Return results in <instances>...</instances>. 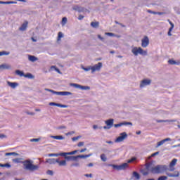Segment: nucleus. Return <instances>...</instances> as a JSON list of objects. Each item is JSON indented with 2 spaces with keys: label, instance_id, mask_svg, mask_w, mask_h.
<instances>
[{
  "label": "nucleus",
  "instance_id": "nucleus-1",
  "mask_svg": "<svg viewBox=\"0 0 180 180\" xmlns=\"http://www.w3.org/2000/svg\"><path fill=\"white\" fill-rule=\"evenodd\" d=\"M13 162L15 164H22L24 166V169H27V171H31L33 172L34 171H37L39 169V165H33V160L30 159L26 160L23 161V158H14L12 160Z\"/></svg>",
  "mask_w": 180,
  "mask_h": 180
},
{
  "label": "nucleus",
  "instance_id": "nucleus-2",
  "mask_svg": "<svg viewBox=\"0 0 180 180\" xmlns=\"http://www.w3.org/2000/svg\"><path fill=\"white\" fill-rule=\"evenodd\" d=\"M45 91L51 92V94H53L54 95H60L61 96H68V95H72V93L70 91H56L50 89H45Z\"/></svg>",
  "mask_w": 180,
  "mask_h": 180
},
{
  "label": "nucleus",
  "instance_id": "nucleus-3",
  "mask_svg": "<svg viewBox=\"0 0 180 180\" xmlns=\"http://www.w3.org/2000/svg\"><path fill=\"white\" fill-rule=\"evenodd\" d=\"M131 53H134V56H139V54H141V56H147V51L143 50L141 47H134L132 49Z\"/></svg>",
  "mask_w": 180,
  "mask_h": 180
},
{
  "label": "nucleus",
  "instance_id": "nucleus-4",
  "mask_svg": "<svg viewBox=\"0 0 180 180\" xmlns=\"http://www.w3.org/2000/svg\"><path fill=\"white\" fill-rule=\"evenodd\" d=\"M109 167H112L114 169H117V171H122L123 169H126L129 165L127 163H123L122 165H108Z\"/></svg>",
  "mask_w": 180,
  "mask_h": 180
},
{
  "label": "nucleus",
  "instance_id": "nucleus-5",
  "mask_svg": "<svg viewBox=\"0 0 180 180\" xmlns=\"http://www.w3.org/2000/svg\"><path fill=\"white\" fill-rule=\"evenodd\" d=\"M70 86H73L74 88L82 89V91H89V89H91L89 86H82L76 83H70Z\"/></svg>",
  "mask_w": 180,
  "mask_h": 180
},
{
  "label": "nucleus",
  "instance_id": "nucleus-6",
  "mask_svg": "<svg viewBox=\"0 0 180 180\" xmlns=\"http://www.w3.org/2000/svg\"><path fill=\"white\" fill-rule=\"evenodd\" d=\"M125 139H127V134L126 132H122L120 134V136L115 139V143H122Z\"/></svg>",
  "mask_w": 180,
  "mask_h": 180
},
{
  "label": "nucleus",
  "instance_id": "nucleus-7",
  "mask_svg": "<svg viewBox=\"0 0 180 180\" xmlns=\"http://www.w3.org/2000/svg\"><path fill=\"white\" fill-rule=\"evenodd\" d=\"M102 68V63L99 62L98 64L91 66V74H94L95 71H101Z\"/></svg>",
  "mask_w": 180,
  "mask_h": 180
},
{
  "label": "nucleus",
  "instance_id": "nucleus-8",
  "mask_svg": "<svg viewBox=\"0 0 180 180\" xmlns=\"http://www.w3.org/2000/svg\"><path fill=\"white\" fill-rule=\"evenodd\" d=\"M150 44V39L148 37L145 36L143 39H141V46L146 48Z\"/></svg>",
  "mask_w": 180,
  "mask_h": 180
},
{
  "label": "nucleus",
  "instance_id": "nucleus-9",
  "mask_svg": "<svg viewBox=\"0 0 180 180\" xmlns=\"http://www.w3.org/2000/svg\"><path fill=\"white\" fill-rule=\"evenodd\" d=\"M151 84V79H144L141 82L140 88H144V86H147V85H150Z\"/></svg>",
  "mask_w": 180,
  "mask_h": 180
},
{
  "label": "nucleus",
  "instance_id": "nucleus-10",
  "mask_svg": "<svg viewBox=\"0 0 180 180\" xmlns=\"http://www.w3.org/2000/svg\"><path fill=\"white\" fill-rule=\"evenodd\" d=\"M129 125L133 126V123L124 121L123 122H121L119 124H115L114 127L117 128V127H122V126H129Z\"/></svg>",
  "mask_w": 180,
  "mask_h": 180
},
{
  "label": "nucleus",
  "instance_id": "nucleus-11",
  "mask_svg": "<svg viewBox=\"0 0 180 180\" xmlns=\"http://www.w3.org/2000/svg\"><path fill=\"white\" fill-rule=\"evenodd\" d=\"M145 165L146 171H150V172H153V169H154V165L153 164V162H149Z\"/></svg>",
  "mask_w": 180,
  "mask_h": 180
},
{
  "label": "nucleus",
  "instance_id": "nucleus-12",
  "mask_svg": "<svg viewBox=\"0 0 180 180\" xmlns=\"http://www.w3.org/2000/svg\"><path fill=\"white\" fill-rule=\"evenodd\" d=\"M171 138H166L159 142L157 143L156 148H158V147H160V146H162L165 143H167V141H171Z\"/></svg>",
  "mask_w": 180,
  "mask_h": 180
},
{
  "label": "nucleus",
  "instance_id": "nucleus-13",
  "mask_svg": "<svg viewBox=\"0 0 180 180\" xmlns=\"http://www.w3.org/2000/svg\"><path fill=\"white\" fill-rule=\"evenodd\" d=\"M66 161H78L77 156H63Z\"/></svg>",
  "mask_w": 180,
  "mask_h": 180
},
{
  "label": "nucleus",
  "instance_id": "nucleus-14",
  "mask_svg": "<svg viewBox=\"0 0 180 180\" xmlns=\"http://www.w3.org/2000/svg\"><path fill=\"white\" fill-rule=\"evenodd\" d=\"M50 106H58V108H68V105L64 104H60L54 102L49 103Z\"/></svg>",
  "mask_w": 180,
  "mask_h": 180
},
{
  "label": "nucleus",
  "instance_id": "nucleus-15",
  "mask_svg": "<svg viewBox=\"0 0 180 180\" xmlns=\"http://www.w3.org/2000/svg\"><path fill=\"white\" fill-rule=\"evenodd\" d=\"M7 84L8 85V86L12 88V89H15L16 86H19V83L18 82H11L9 81H7Z\"/></svg>",
  "mask_w": 180,
  "mask_h": 180
},
{
  "label": "nucleus",
  "instance_id": "nucleus-16",
  "mask_svg": "<svg viewBox=\"0 0 180 180\" xmlns=\"http://www.w3.org/2000/svg\"><path fill=\"white\" fill-rule=\"evenodd\" d=\"M115 122V120L113 119H109L105 121V124H107V126L108 127H110V129H111L113 127V122Z\"/></svg>",
  "mask_w": 180,
  "mask_h": 180
},
{
  "label": "nucleus",
  "instance_id": "nucleus-17",
  "mask_svg": "<svg viewBox=\"0 0 180 180\" xmlns=\"http://www.w3.org/2000/svg\"><path fill=\"white\" fill-rule=\"evenodd\" d=\"M168 169V166L167 165H159V171L160 174H162V172H165Z\"/></svg>",
  "mask_w": 180,
  "mask_h": 180
},
{
  "label": "nucleus",
  "instance_id": "nucleus-18",
  "mask_svg": "<svg viewBox=\"0 0 180 180\" xmlns=\"http://www.w3.org/2000/svg\"><path fill=\"white\" fill-rule=\"evenodd\" d=\"M157 123H167V122H176V120H156Z\"/></svg>",
  "mask_w": 180,
  "mask_h": 180
},
{
  "label": "nucleus",
  "instance_id": "nucleus-19",
  "mask_svg": "<svg viewBox=\"0 0 180 180\" xmlns=\"http://www.w3.org/2000/svg\"><path fill=\"white\" fill-rule=\"evenodd\" d=\"M167 176H169L170 178H175L179 176V172L176 171L175 174L172 173H167Z\"/></svg>",
  "mask_w": 180,
  "mask_h": 180
},
{
  "label": "nucleus",
  "instance_id": "nucleus-20",
  "mask_svg": "<svg viewBox=\"0 0 180 180\" xmlns=\"http://www.w3.org/2000/svg\"><path fill=\"white\" fill-rule=\"evenodd\" d=\"M78 153L77 150H73L72 152H64L62 155L65 156V155H74Z\"/></svg>",
  "mask_w": 180,
  "mask_h": 180
},
{
  "label": "nucleus",
  "instance_id": "nucleus-21",
  "mask_svg": "<svg viewBox=\"0 0 180 180\" xmlns=\"http://www.w3.org/2000/svg\"><path fill=\"white\" fill-rule=\"evenodd\" d=\"M90 26H91L93 29H98L99 27V22L98 21L91 22L90 24Z\"/></svg>",
  "mask_w": 180,
  "mask_h": 180
},
{
  "label": "nucleus",
  "instance_id": "nucleus-22",
  "mask_svg": "<svg viewBox=\"0 0 180 180\" xmlns=\"http://www.w3.org/2000/svg\"><path fill=\"white\" fill-rule=\"evenodd\" d=\"M11 66L8 64H2L0 65V70H11Z\"/></svg>",
  "mask_w": 180,
  "mask_h": 180
},
{
  "label": "nucleus",
  "instance_id": "nucleus-23",
  "mask_svg": "<svg viewBox=\"0 0 180 180\" xmlns=\"http://www.w3.org/2000/svg\"><path fill=\"white\" fill-rule=\"evenodd\" d=\"M160 165H157L152 169V174H160Z\"/></svg>",
  "mask_w": 180,
  "mask_h": 180
},
{
  "label": "nucleus",
  "instance_id": "nucleus-24",
  "mask_svg": "<svg viewBox=\"0 0 180 180\" xmlns=\"http://www.w3.org/2000/svg\"><path fill=\"white\" fill-rule=\"evenodd\" d=\"M168 63L170 64V65H179V62H176L172 59H169L168 60Z\"/></svg>",
  "mask_w": 180,
  "mask_h": 180
},
{
  "label": "nucleus",
  "instance_id": "nucleus-25",
  "mask_svg": "<svg viewBox=\"0 0 180 180\" xmlns=\"http://www.w3.org/2000/svg\"><path fill=\"white\" fill-rule=\"evenodd\" d=\"M51 139H54L55 140H64V139H65L64 136H61V135H58V136H51Z\"/></svg>",
  "mask_w": 180,
  "mask_h": 180
},
{
  "label": "nucleus",
  "instance_id": "nucleus-26",
  "mask_svg": "<svg viewBox=\"0 0 180 180\" xmlns=\"http://www.w3.org/2000/svg\"><path fill=\"white\" fill-rule=\"evenodd\" d=\"M63 153H49L48 155L49 157H63Z\"/></svg>",
  "mask_w": 180,
  "mask_h": 180
},
{
  "label": "nucleus",
  "instance_id": "nucleus-27",
  "mask_svg": "<svg viewBox=\"0 0 180 180\" xmlns=\"http://www.w3.org/2000/svg\"><path fill=\"white\" fill-rule=\"evenodd\" d=\"M27 27V22H24L21 27H20L19 30L21 32H25L26 30V28Z\"/></svg>",
  "mask_w": 180,
  "mask_h": 180
},
{
  "label": "nucleus",
  "instance_id": "nucleus-28",
  "mask_svg": "<svg viewBox=\"0 0 180 180\" xmlns=\"http://www.w3.org/2000/svg\"><path fill=\"white\" fill-rule=\"evenodd\" d=\"M28 60L32 63H34V61H37V58L34 56L29 55Z\"/></svg>",
  "mask_w": 180,
  "mask_h": 180
},
{
  "label": "nucleus",
  "instance_id": "nucleus-29",
  "mask_svg": "<svg viewBox=\"0 0 180 180\" xmlns=\"http://www.w3.org/2000/svg\"><path fill=\"white\" fill-rule=\"evenodd\" d=\"M91 155H92V153H90L89 155H77V160H78L79 158H88L91 157Z\"/></svg>",
  "mask_w": 180,
  "mask_h": 180
},
{
  "label": "nucleus",
  "instance_id": "nucleus-30",
  "mask_svg": "<svg viewBox=\"0 0 180 180\" xmlns=\"http://www.w3.org/2000/svg\"><path fill=\"white\" fill-rule=\"evenodd\" d=\"M0 167L1 168H11L12 165H11V164L9 163H6V164H2V163H0Z\"/></svg>",
  "mask_w": 180,
  "mask_h": 180
},
{
  "label": "nucleus",
  "instance_id": "nucleus-31",
  "mask_svg": "<svg viewBox=\"0 0 180 180\" xmlns=\"http://www.w3.org/2000/svg\"><path fill=\"white\" fill-rule=\"evenodd\" d=\"M178 161V160L176 159H173L172 160V162L169 164V168H172V167H175V165H176V162Z\"/></svg>",
  "mask_w": 180,
  "mask_h": 180
},
{
  "label": "nucleus",
  "instance_id": "nucleus-32",
  "mask_svg": "<svg viewBox=\"0 0 180 180\" xmlns=\"http://www.w3.org/2000/svg\"><path fill=\"white\" fill-rule=\"evenodd\" d=\"M9 155H14V156H18L19 155V153L16 152H11V153H6L5 156L8 157Z\"/></svg>",
  "mask_w": 180,
  "mask_h": 180
},
{
  "label": "nucleus",
  "instance_id": "nucleus-33",
  "mask_svg": "<svg viewBox=\"0 0 180 180\" xmlns=\"http://www.w3.org/2000/svg\"><path fill=\"white\" fill-rule=\"evenodd\" d=\"M0 4H1L3 5H9L11 4H18V2H16V1H0Z\"/></svg>",
  "mask_w": 180,
  "mask_h": 180
},
{
  "label": "nucleus",
  "instance_id": "nucleus-34",
  "mask_svg": "<svg viewBox=\"0 0 180 180\" xmlns=\"http://www.w3.org/2000/svg\"><path fill=\"white\" fill-rule=\"evenodd\" d=\"M46 162L47 164H56V159L55 158H52V159H47Z\"/></svg>",
  "mask_w": 180,
  "mask_h": 180
},
{
  "label": "nucleus",
  "instance_id": "nucleus-35",
  "mask_svg": "<svg viewBox=\"0 0 180 180\" xmlns=\"http://www.w3.org/2000/svg\"><path fill=\"white\" fill-rule=\"evenodd\" d=\"M24 77L25 78H29L30 79H33L34 78V76L31 73H27L26 75H24Z\"/></svg>",
  "mask_w": 180,
  "mask_h": 180
},
{
  "label": "nucleus",
  "instance_id": "nucleus-36",
  "mask_svg": "<svg viewBox=\"0 0 180 180\" xmlns=\"http://www.w3.org/2000/svg\"><path fill=\"white\" fill-rule=\"evenodd\" d=\"M15 74L17 75H19L20 77H25V73L23 72L20 71V70H15Z\"/></svg>",
  "mask_w": 180,
  "mask_h": 180
},
{
  "label": "nucleus",
  "instance_id": "nucleus-37",
  "mask_svg": "<svg viewBox=\"0 0 180 180\" xmlns=\"http://www.w3.org/2000/svg\"><path fill=\"white\" fill-rule=\"evenodd\" d=\"M133 176L137 180L140 179V174L137 172H133Z\"/></svg>",
  "mask_w": 180,
  "mask_h": 180
},
{
  "label": "nucleus",
  "instance_id": "nucleus-38",
  "mask_svg": "<svg viewBox=\"0 0 180 180\" xmlns=\"http://www.w3.org/2000/svg\"><path fill=\"white\" fill-rule=\"evenodd\" d=\"M60 167H65L67 165V160H62L59 162Z\"/></svg>",
  "mask_w": 180,
  "mask_h": 180
},
{
  "label": "nucleus",
  "instance_id": "nucleus-39",
  "mask_svg": "<svg viewBox=\"0 0 180 180\" xmlns=\"http://www.w3.org/2000/svg\"><path fill=\"white\" fill-rule=\"evenodd\" d=\"M63 37H64V34H63L61 32H58L57 39L58 41H60Z\"/></svg>",
  "mask_w": 180,
  "mask_h": 180
},
{
  "label": "nucleus",
  "instance_id": "nucleus-40",
  "mask_svg": "<svg viewBox=\"0 0 180 180\" xmlns=\"http://www.w3.org/2000/svg\"><path fill=\"white\" fill-rule=\"evenodd\" d=\"M11 54L10 52H8L6 51H0V57L1 56H9Z\"/></svg>",
  "mask_w": 180,
  "mask_h": 180
},
{
  "label": "nucleus",
  "instance_id": "nucleus-41",
  "mask_svg": "<svg viewBox=\"0 0 180 180\" xmlns=\"http://www.w3.org/2000/svg\"><path fill=\"white\" fill-rule=\"evenodd\" d=\"M101 160H102L103 161V162H106L108 158H106V155L105 154H101Z\"/></svg>",
  "mask_w": 180,
  "mask_h": 180
},
{
  "label": "nucleus",
  "instance_id": "nucleus-42",
  "mask_svg": "<svg viewBox=\"0 0 180 180\" xmlns=\"http://www.w3.org/2000/svg\"><path fill=\"white\" fill-rule=\"evenodd\" d=\"M141 172L144 176L148 175V170H146L145 169H141Z\"/></svg>",
  "mask_w": 180,
  "mask_h": 180
},
{
  "label": "nucleus",
  "instance_id": "nucleus-43",
  "mask_svg": "<svg viewBox=\"0 0 180 180\" xmlns=\"http://www.w3.org/2000/svg\"><path fill=\"white\" fill-rule=\"evenodd\" d=\"M62 26H64L65 25L67 24V17H63L62 18Z\"/></svg>",
  "mask_w": 180,
  "mask_h": 180
},
{
  "label": "nucleus",
  "instance_id": "nucleus-44",
  "mask_svg": "<svg viewBox=\"0 0 180 180\" xmlns=\"http://www.w3.org/2000/svg\"><path fill=\"white\" fill-rule=\"evenodd\" d=\"M136 160H137L136 158H131V159L128 160L127 162L128 164H131V162H134V161H136Z\"/></svg>",
  "mask_w": 180,
  "mask_h": 180
},
{
  "label": "nucleus",
  "instance_id": "nucleus-45",
  "mask_svg": "<svg viewBox=\"0 0 180 180\" xmlns=\"http://www.w3.org/2000/svg\"><path fill=\"white\" fill-rule=\"evenodd\" d=\"M81 165H79V163L78 162H73L70 165V167H80Z\"/></svg>",
  "mask_w": 180,
  "mask_h": 180
},
{
  "label": "nucleus",
  "instance_id": "nucleus-46",
  "mask_svg": "<svg viewBox=\"0 0 180 180\" xmlns=\"http://www.w3.org/2000/svg\"><path fill=\"white\" fill-rule=\"evenodd\" d=\"M0 139H1V140H4V139H8V136H6V135L4 134H1V133H0Z\"/></svg>",
  "mask_w": 180,
  "mask_h": 180
},
{
  "label": "nucleus",
  "instance_id": "nucleus-47",
  "mask_svg": "<svg viewBox=\"0 0 180 180\" xmlns=\"http://www.w3.org/2000/svg\"><path fill=\"white\" fill-rule=\"evenodd\" d=\"M84 11H85V8L84 7L79 6L77 12L81 13V12H84Z\"/></svg>",
  "mask_w": 180,
  "mask_h": 180
},
{
  "label": "nucleus",
  "instance_id": "nucleus-48",
  "mask_svg": "<svg viewBox=\"0 0 180 180\" xmlns=\"http://www.w3.org/2000/svg\"><path fill=\"white\" fill-rule=\"evenodd\" d=\"M47 175H51V176H53L54 175V172H53V170H48L46 172Z\"/></svg>",
  "mask_w": 180,
  "mask_h": 180
},
{
  "label": "nucleus",
  "instance_id": "nucleus-49",
  "mask_svg": "<svg viewBox=\"0 0 180 180\" xmlns=\"http://www.w3.org/2000/svg\"><path fill=\"white\" fill-rule=\"evenodd\" d=\"M167 179L168 177H167L166 176H161L158 179V180H167Z\"/></svg>",
  "mask_w": 180,
  "mask_h": 180
},
{
  "label": "nucleus",
  "instance_id": "nucleus-50",
  "mask_svg": "<svg viewBox=\"0 0 180 180\" xmlns=\"http://www.w3.org/2000/svg\"><path fill=\"white\" fill-rule=\"evenodd\" d=\"M31 143L35 142L37 143L38 141H40V139H30Z\"/></svg>",
  "mask_w": 180,
  "mask_h": 180
},
{
  "label": "nucleus",
  "instance_id": "nucleus-51",
  "mask_svg": "<svg viewBox=\"0 0 180 180\" xmlns=\"http://www.w3.org/2000/svg\"><path fill=\"white\" fill-rule=\"evenodd\" d=\"M83 70H84L85 71H91V70H92V66H89L87 68H83Z\"/></svg>",
  "mask_w": 180,
  "mask_h": 180
},
{
  "label": "nucleus",
  "instance_id": "nucleus-52",
  "mask_svg": "<svg viewBox=\"0 0 180 180\" xmlns=\"http://www.w3.org/2000/svg\"><path fill=\"white\" fill-rule=\"evenodd\" d=\"M81 139V136H75L72 138V141H77V140Z\"/></svg>",
  "mask_w": 180,
  "mask_h": 180
},
{
  "label": "nucleus",
  "instance_id": "nucleus-53",
  "mask_svg": "<svg viewBox=\"0 0 180 180\" xmlns=\"http://www.w3.org/2000/svg\"><path fill=\"white\" fill-rule=\"evenodd\" d=\"M79 8V6H78V5H75V6H72V9H73V11H78V8Z\"/></svg>",
  "mask_w": 180,
  "mask_h": 180
},
{
  "label": "nucleus",
  "instance_id": "nucleus-54",
  "mask_svg": "<svg viewBox=\"0 0 180 180\" xmlns=\"http://www.w3.org/2000/svg\"><path fill=\"white\" fill-rule=\"evenodd\" d=\"M25 113L27 115H30V116H34L35 113L33 112H29V111H26Z\"/></svg>",
  "mask_w": 180,
  "mask_h": 180
},
{
  "label": "nucleus",
  "instance_id": "nucleus-55",
  "mask_svg": "<svg viewBox=\"0 0 180 180\" xmlns=\"http://www.w3.org/2000/svg\"><path fill=\"white\" fill-rule=\"evenodd\" d=\"M158 154H160V152L158 151V152H155L154 153H153L150 157H149V158H151V157H155V155H158Z\"/></svg>",
  "mask_w": 180,
  "mask_h": 180
},
{
  "label": "nucleus",
  "instance_id": "nucleus-56",
  "mask_svg": "<svg viewBox=\"0 0 180 180\" xmlns=\"http://www.w3.org/2000/svg\"><path fill=\"white\" fill-rule=\"evenodd\" d=\"M167 21L169 22V25H171L170 29H172V30L174 29V23H172V22H171V20H167Z\"/></svg>",
  "mask_w": 180,
  "mask_h": 180
},
{
  "label": "nucleus",
  "instance_id": "nucleus-57",
  "mask_svg": "<svg viewBox=\"0 0 180 180\" xmlns=\"http://www.w3.org/2000/svg\"><path fill=\"white\" fill-rule=\"evenodd\" d=\"M51 68H55V70H56V71H57V72H58L59 74H61L60 69L56 68V66H51Z\"/></svg>",
  "mask_w": 180,
  "mask_h": 180
},
{
  "label": "nucleus",
  "instance_id": "nucleus-58",
  "mask_svg": "<svg viewBox=\"0 0 180 180\" xmlns=\"http://www.w3.org/2000/svg\"><path fill=\"white\" fill-rule=\"evenodd\" d=\"M98 39L101 40V41H105V38L102 37V36H101V34L98 35Z\"/></svg>",
  "mask_w": 180,
  "mask_h": 180
},
{
  "label": "nucleus",
  "instance_id": "nucleus-59",
  "mask_svg": "<svg viewBox=\"0 0 180 180\" xmlns=\"http://www.w3.org/2000/svg\"><path fill=\"white\" fill-rule=\"evenodd\" d=\"M84 144H85L84 142H79L77 144L78 147H82L84 146Z\"/></svg>",
  "mask_w": 180,
  "mask_h": 180
},
{
  "label": "nucleus",
  "instance_id": "nucleus-60",
  "mask_svg": "<svg viewBox=\"0 0 180 180\" xmlns=\"http://www.w3.org/2000/svg\"><path fill=\"white\" fill-rule=\"evenodd\" d=\"M106 36H115L114 33L112 32H105Z\"/></svg>",
  "mask_w": 180,
  "mask_h": 180
},
{
  "label": "nucleus",
  "instance_id": "nucleus-61",
  "mask_svg": "<svg viewBox=\"0 0 180 180\" xmlns=\"http://www.w3.org/2000/svg\"><path fill=\"white\" fill-rule=\"evenodd\" d=\"M172 32V28H169V31L167 32L168 36H172V34L171 33Z\"/></svg>",
  "mask_w": 180,
  "mask_h": 180
},
{
  "label": "nucleus",
  "instance_id": "nucleus-62",
  "mask_svg": "<svg viewBox=\"0 0 180 180\" xmlns=\"http://www.w3.org/2000/svg\"><path fill=\"white\" fill-rule=\"evenodd\" d=\"M148 13H153V15H157V12L153 11L151 10H148Z\"/></svg>",
  "mask_w": 180,
  "mask_h": 180
},
{
  "label": "nucleus",
  "instance_id": "nucleus-63",
  "mask_svg": "<svg viewBox=\"0 0 180 180\" xmlns=\"http://www.w3.org/2000/svg\"><path fill=\"white\" fill-rule=\"evenodd\" d=\"M58 129L59 130H61V129H67V127H66V126H60V127H58Z\"/></svg>",
  "mask_w": 180,
  "mask_h": 180
},
{
  "label": "nucleus",
  "instance_id": "nucleus-64",
  "mask_svg": "<svg viewBox=\"0 0 180 180\" xmlns=\"http://www.w3.org/2000/svg\"><path fill=\"white\" fill-rule=\"evenodd\" d=\"M84 176H86V178H92V174H84Z\"/></svg>",
  "mask_w": 180,
  "mask_h": 180
}]
</instances>
